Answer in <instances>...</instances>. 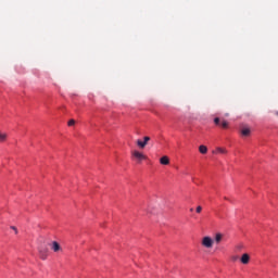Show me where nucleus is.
Listing matches in <instances>:
<instances>
[{"instance_id": "nucleus-11", "label": "nucleus", "mask_w": 278, "mask_h": 278, "mask_svg": "<svg viewBox=\"0 0 278 278\" xmlns=\"http://www.w3.org/2000/svg\"><path fill=\"white\" fill-rule=\"evenodd\" d=\"M215 153L227 154V149H225V148H217V149L215 150Z\"/></svg>"}, {"instance_id": "nucleus-19", "label": "nucleus", "mask_w": 278, "mask_h": 278, "mask_svg": "<svg viewBox=\"0 0 278 278\" xmlns=\"http://www.w3.org/2000/svg\"><path fill=\"white\" fill-rule=\"evenodd\" d=\"M276 114H277V116H278V112H277Z\"/></svg>"}, {"instance_id": "nucleus-5", "label": "nucleus", "mask_w": 278, "mask_h": 278, "mask_svg": "<svg viewBox=\"0 0 278 278\" xmlns=\"http://www.w3.org/2000/svg\"><path fill=\"white\" fill-rule=\"evenodd\" d=\"M62 247H60V243H58L56 241L52 242V251H54V253H58V251H61Z\"/></svg>"}, {"instance_id": "nucleus-17", "label": "nucleus", "mask_w": 278, "mask_h": 278, "mask_svg": "<svg viewBox=\"0 0 278 278\" xmlns=\"http://www.w3.org/2000/svg\"><path fill=\"white\" fill-rule=\"evenodd\" d=\"M195 212H197V214H201V212H203V207L198 206V207L195 208Z\"/></svg>"}, {"instance_id": "nucleus-1", "label": "nucleus", "mask_w": 278, "mask_h": 278, "mask_svg": "<svg viewBox=\"0 0 278 278\" xmlns=\"http://www.w3.org/2000/svg\"><path fill=\"white\" fill-rule=\"evenodd\" d=\"M202 247H204V249H212V247H214V241L211 237H204L202 239Z\"/></svg>"}, {"instance_id": "nucleus-9", "label": "nucleus", "mask_w": 278, "mask_h": 278, "mask_svg": "<svg viewBox=\"0 0 278 278\" xmlns=\"http://www.w3.org/2000/svg\"><path fill=\"white\" fill-rule=\"evenodd\" d=\"M199 151H200V153H202V155H205V153H207V147H205V146H200V147H199Z\"/></svg>"}, {"instance_id": "nucleus-8", "label": "nucleus", "mask_w": 278, "mask_h": 278, "mask_svg": "<svg viewBox=\"0 0 278 278\" xmlns=\"http://www.w3.org/2000/svg\"><path fill=\"white\" fill-rule=\"evenodd\" d=\"M8 140V134L0 132V142H5Z\"/></svg>"}, {"instance_id": "nucleus-10", "label": "nucleus", "mask_w": 278, "mask_h": 278, "mask_svg": "<svg viewBox=\"0 0 278 278\" xmlns=\"http://www.w3.org/2000/svg\"><path fill=\"white\" fill-rule=\"evenodd\" d=\"M137 146L139 147V149H144V147H147V143L142 140H137Z\"/></svg>"}, {"instance_id": "nucleus-4", "label": "nucleus", "mask_w": 278, "mask_h": 278, "mask_svg": "<svg viewBox=\"0 0 278 278\" xmlns=\"http://www.w3.org/2000/svg\"><path fill=\"white\" fill-rule=\"evenodd\" d=\"M160 164H162L163 166H168V164H170V160L168 159V156H163L160 159Z\"/></svg>"}, {"instance_id": "nucleus-15", "label": "nucleus", "mask_w": 278, "mask_h": 278, "mask_svg": "<svg viewBox=\"0 0 278 278\" xmlns=\"http://www.w3.org/2000/svg\"><path fill=\"white\" fill-rule=\"evenodd\" d=\"M214 123H215V125H220V118L219 117H215L214 118Z\"/></svg>"}, {"instance_id": "nucleus-7", "label": "nucleus", "mask_w": 278, "mask_h": 278, "mask_svg": "<svg viewBox=\"0 0 278 278\" xmlns=\"http://www.w3.org/2000/svg\"><path fill=\"white\" fill-rule=\"evenodd\" d=\"M241 134H242V136H245V137L251 136V129L248 127H244L241 129Z\"/></svg>"}, {"instance_id": "nucleus-3", "label": "nucleus", "mask_w": 278, "mask_h": 278, "mask_svg": "<svg viewBox=\"0 0 278 278\" xmlns=\"http://www.w3.org/2000/svg\"><path fill=\"white\" fill-rule=\"evenodd\" d=\"M241 264H249L251 262V256L247 253L242 254L240 258Z\"/></svg>"}, {"instance_id": "nucleus-18", "label": "nucleus", "mask_w": 278, "mask_h": 278, "mask_svg": "<svg viewBox=\"0 0 278 278\" xmlns=\"http://www.w3.org/2000/svg\"><path fill=\"white\" fill-rule=\"evenodd\" d=\"M11 229H13L15 231V233H18V230H16V227H11Z\"/></svg>"}, {"instance_id": "nucleus-16", "label": "nucleus", "mask_w": 278, "mask_h": 278, "mask_svg": "<svg viewBox=\"0 0 278 278\" xmlns=\"http://www.w3.org/2000/svg\"><path fill=\"white\" fill-rule=\"evenodd\" d=\"M68 127H73L75 125V119H71L68 123H67Z\"/></svg>"}, {"instance_id": "nucleus-6", "label": "nucleus", "mask_w": 278, "mask_h": 278, "mask_svg": "<svg viewBox=\"0 0 278 278\" xmlns=\"http://www.w3.org/2000/svg\"><path fill=\"white\" fill-rule=\"evenodd\" d=\"M215 242H216V244H220V242H223V233L217 232L215 235Z\"/></svg>"}, {"instance_id": "nucleus-2", "label": "nucleus", "mask_w": 278, "mask_h": 278, "mask_svg": "<svg viewBox=\"0 0 278 278\" xmlns=\"http://www.w3.org/2000/svg\"><path fill=\"white\" fill-rule=\"evenodd\" d=\"M131 155L132 157H135V160H137L139 164L140 162H142V160H147V156L139 152L138 150L132 151Z\"/></svg>"}, {"instance_id": "nucleus-13", "label": "nucleus", "mask_w": 278, "mask_h": 278, "mask_svg": "<svg viewBox=\"0 0 278 278\" xmlns=\"http://www.w3.org/2000/svg\"><path fill=\"white\" fill-rule=\"evenodd\" d=\"M222 126L223 129H227V127H229V123H227V121H223L222 124H219Z\"/></svg>"}, {"instance_id": "nucleus-12", "label": "nucleus", "mask_w": 278, "mask_h": 278, "mask_svg": "<svg viewBox=\"0 0 278 278\" xmlns=\"http://www.w3.org/2000/svg\"><path fill=\"white\" fill-rule=\"evenodd\" d=\"M39 255H40L41 260H47V252L46 251L40 250Z\"/></svg>"}, {"instance_id": "nucleus-14", "label": "nucleus", "mask_w": 278, "mask_h": 278, "mask_svg": "<svg viewBox=\"0 0 278 278\" xmlns=\"http://www.w3.org/2000/svg\"><path fill=\"white\" fill-rule=\"evenodd\" d=\"M150 140H151V137L149 136L143 137V142H146V147L149 144Z\"/></svg>"}]
</instances>
